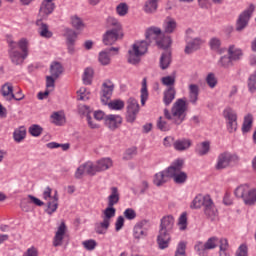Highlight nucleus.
<instances>
[{
  "mask_svg": "<svg viewBox=\"0 0 256 256\" xmlns=\"http://www.w3.org/2000/svg\"><path fill=\"white\" fill-rule=\"evenodd\" d=\"M121 199V194L119 193L118 187H111L110 188V195L108 196V206L102 210L100 223L96 224V233L98 235H105L107 233V229L111 225V219L115 217V213H117V209H115V205L119 203Z\"/></svg>",
  "mask_w": 256,
  "mask_h": 256,
  "instance_id": "obj_1",
  "label": "nucleus"
},
{
  "mask_svg": "<svg viewBox=\"0 0 256 256\" xmlns=\"http://www.w3.org/2000/svg\"><path fill=\"white\" fill-rule=\"evenodd\" d=\"M175 227V218L172 215L164 216L160 222V229L157 236L159 249H167L171 243V233Z\"/></svg>",
  "mask_w": 256,
  "mask_h": 256,
  "instance_id": "obj_2",
  "label": "nucleus"
},
{
  "mask_svg": "<svg viewBox=\"0 0 256 256\" xmlns=\"http://www.w3.org/2000/svg\"><path fill=\"white\" fill-rule=\"evenodd\" d=\"M164 116L169 121H173L175 125H181L187 117V102L184 99H178L172 106L171 113L164 109Z\"/></svg>",
  "mask_w": 256,
  "mask_h": 256,
  "instance_id": "obj_3",
  "label": "nucleus"
},
{
  "mask_svg": "<svg viewBox=\"0 0 256 256\" xmlns=\"http://www.w3.org/2000/svg\"><path fill=\"white\" fill-rule=\"evenodd\" d=\"M147 48V41L145 40L134 42L128 50V63H130V65H139V63H141V57L147 53Z\"/></svg>",
  "mask_w": 256,
  "mask_h": 256,
  "instance_id": "obj_4",
  "label": "nucleus"
},
{
  "mask_svg": "<svg viewBox=\"0 0 256 256\" xmlns=\"http://www.w3.org/2000/svg\"><path fill=\"white\" fill-rule=\"evenodd\" d=\"M234 195L238 199H242L247 207H253L256 203V188L249 186V184L238 186L234 191Z\"/></svg>",
  "mask_w": 256,
  "mask_h": 256,
  "instance_id": "obj_5",
  "label": "nucleus"
},
{
  "mask_svg": "<svg viewBox=\"0 0 256 256\" xmlns=\"http://www.w3.org/2000/svg\"><path fill=\"white\" fill-rule=\"evenodd\" d=\"M51 193H53V189L50 187H46L42 193V198L46 201V213H48V215H53L59 207V195H57V192H55L54 195H51Z\"/></svg>",
  "mask_w": 256,
  "mask_h": 256,
  "instance_id": "obj_6",
  "label": "nucleus"
},
{
  "mask_svg": "<svg viewBox=\"0 0 256 256\" xmlns=\"http://www.w3.org/2000/svg\"><path fill=\"white\" fill-rule=\"evenodd\" d=\"M184 163L185 161H183V159H177L170 165L172 173L171 179H173L178 185H181L187 181V173L181 171Z\"/></svg>",
  "mask_w": 256,
  "mask_h": 256,
  "instance_id": "obj_7",
  "label": "nucleus"
},
{
  "mask_svg": "<svg viewBox=\"0 0 256 256\" xmlns=\"http://www.w3.org/2000/svg\"><path fill=\"white\" fill-rule=\"evenodd\" d=\"M239 157L235 154H231L230 152H222L218 155L214 169L216 171H223L231 167V163H235L238 161Z\"/></svg>",
  "mask_w": 256,
  "mask_h": 256,
  "instance_id": "obj_8",
  "label": "nucleus"
},
{
  "mask_svg": "<svg viewBox=\"0 0 256 256\" xmlns=\"http://www.w3.org/2000/svg\"><path fill=\"white\" fill-rule=\"evenodd\" d=\"M223 117L226 121L229 133H235V131H237V112H235L233 108H225L223 111Z\"/></svg>",
  "mask_w": 256,
  "mask_h": 256,
  "instance_id": "obj_9",
  "label": "nucleus"
},
{
  "mask_svg": "<svg viewBox=\"0 0 256 256\" xmlns=\"http://www.w3.org/2000/svg\"><path fill=\"white\" fill-rule=\"evenodd\" d=\"M254 11H255V5L250 4L248 8L240 14L236 22V31H243V29L247 27L249 20L251 19V16L253 15Z\"/></svg>",
  "mask_w": 256,
  "mask_h": 256,
  "instance_id": "obj_10",
  "label": "nucleus"
},
{
  "mask_svg": "<svg viewBox=\"0 0 256 256\" xmlns=\"http://www.w3.org/2000/svg\"><path fill=\"white\" fill-rule=\"evenodd\" d=\"M115 91V84L113 81L107 79L102 83L100 99L103 105H107L108 101H111V97Z\"/></svg>",
  "mask_w": 256,
  "mask_h": 256,
  "instance_id": "obj_11",
  "label": "nucleus"
},
{
  "mask_svg": "<svg viewBox=\"0 0 256 256\" xmlns=\"http://www.w3.org/2000/svg\"><path fill=\"white\" fill-rule=\"evenodd\" d=\"M139 115V102L135 98H129L127 101L126 121L127 123H135Z\"/></svg>",
  "mask_w": 256,
  "mask_h": 256,
  "instance_id": "obj_12",
  "label": "nucleus"
},
{
  "mask_svg": "<svg viewBox=\"0 0 256 256\" xmlns=\"http://www.w3.org/2000/svg\"><path fill=\"white\" fill-rule=\"evenodd\" d=\"M55 11V2H49L48 0H42L38 12V20H45L49 18V15H52Z\"/></svg>",
  "mask_w": 256,
  "mask_h": 256,
  "instance_id": "obj_13",
  "label": "nucleus"
},
{
  "mask_svg": "<svg viewBox=\"0 0 256 256\" xmlns=\"http://www.w3.org/2000/svg\"><path fill=\"white\" fill-rule=\"evenodd\" d=\"M123 123V117L118 114H108L105 117L104 125L109 129L110 131H116V129H119Z\"/></svg>",
  "mask_w": 256,
  "mask_h": 256,
  "instance_id": "obj_14",
  "label": "nucleus"
},
{
  "mask_svg": "<svg viewBox=\"0 0 256 256\" xmlns=\"http://www.w3.org/2000/svg\"><path fill=\"white\" fill-rule=\"evenodd\" d=\"M123 37V32H119L118 30H107L102 37V42L107 47L111 45H115L119 39Z\"/></svg>",
  "mask_w": 256,
  "mask_h": 256,
  "instance_id": "obj_15",
  "label": "nucleus"
},
{
  "mask_svg": "<svg viewBox=\"0 0 256 256\" xmlns=\"http://www.w3.org/2000/svg\"><path fill=\"white\" fill-rule=\"evenodd\" d=\"M171 175H173L171 172V166L163 171L156 173L153 180L154 185H156V187H161V185H165V183H167V181L171 179Z\"/></svg>",
  "mask_w": 256,
  "mask_h": 256,
  "instance_id": "obj_16",
  "label": "nucleus"
},
{
  "mask_svg": "<svg viewBox=\"0 0 256 256\" xmlns=\"http://www.w3.org/2000/svg\"><path fill=\"white\" fill-rule=\"evenodd\" d=\"M65 237H67V226L65 225V222H61L55 233L53 239V246L61 247V245H63V242L65 241Z\"/></svg>",
  "mask_w": 256,
  "mask_h": 256,
  "instance_id": "obj_17",
  "label": "nucleus"
},
{
  "mask_svg": "<svg viewBox=\"0 0 256 256\" xmlns=\"http://www.w3.org/2000/svg\"><path fill=\"white\" fill-rule=\"evenodd\" d=\"M203 43H205V41L199 37L188 40L186 41L184 52L186 53V55H191V53H195V51L201 49V45H203Z\"/></svg>",
  "mask_w": 256,
  "mask_h": 256,
  "instance_id": "obj_18",
  "label": "nucleus"
},
{
  "mask_svg": "<svg viewBox=\"0 0 256 256\" xmlns=\"http://www.w3.org/2000/svg\"><path fill=\"white\" fill-rule=\"evenodd\" d=\"M163 31L161 30V28L159 27H150L146 30L145 33V40L147 43V46L149 47V45H151V43H153V41H157V39H159V37H161Z\"/></svg>",
  "mask_w": 256,
  "mask_h": 256,
  "instance_id": "obj_19",
  "label": "nucleus"
},
{
  "mask_svg": "<svg viewBox=\"0 0 256 256\" xmlns=\"http://www.w3.org/2000/svg\"><path fill=\"white\" fill-rule=\"evenodd\" d=\"M177 20L173 17H166L162 24V29L166 35H172V33H175L177 31Z\"/></svg>",
  "mask_w": 256,
  "mask_h": 256,
  "instance_id": "obj_20",
  "label": "nucleus"
},
{
  "mask_svg": "<svg viewBox=\"0 0 256 256\" xmlns=\"http://www.w3.org/2000/svg\"><path fill=\"white\" fill-rule=\"evenodd\" d=\"M204 214L207 219H210V221H215V219L219 217V211L217 210L215 203H213V199H210V201L205 205Z\"/></svg>",
  "mask_w": 256,
  "mask_h": 256,
  "instance_id": "obj_21",
  "label": "nucleus"
},
{
  "mask_svg": "<svg viewBox=\"0 0 256 256\" xmlns=\"http://www.w3.org/2000/svg\"><path fill=\"white\" fill-rule=\"evenodd\" d=\"M95 165L97 172L101 173L113 167V159H111L110 157L100 158L99 160L96 161Z\"/></svg>",
  "mask_w": 256,
  "mask_h": 256,
  "instance_id": "obj_22",
  "label": "nucleus"
},
{
  "mask_svg": "<svg viewBox=\"0 0 256 256\" xmlns=\"http://www.w3.org/2000/svg\"><path fill=\"white\" fill-rule=\"evenodd\" d=\"M191 145H193V141L191 139L182 138L178 139L173 142V147L175 151H188V149H191Z\"/></svg>",
  "mask_w": 256,
  "mask_h": 256,
  "instance_id": "obj_23",
  "label": "nucleus"
},
{
  "mask_svg": "<svg viewBox=\"0 0 256 256\" xmlns=\"http://www.w3.org/2000/svg\"><path fill=\"white\" fill-rule=\"evenodd\" d=\"M9 57L13 65H23V62L29 57L28 54H25V52H19L16 51H9Z\"/></svg>",
  "mask_w": 256,
  "mask_h": 256,
  "instance_id": "obj_24",
  "label": "nucleus"
},
{
  "mask_svg": "<svg viewBox=\"0 0 256 256\" xmlns=\"http://www.w3.org/2000/svg\"><path fill=\"white\" fill-rule=\"evenodd\" d=\"M210 199H211V196H209V195L203 196V195L199 194L193 199L190 207H191V209H201V207H205L208 204Z\"/></svg>",
  "mask_w": 256,
  "mask_h": 256,
  "instance_id": "obj_25",
  "label": "nucleus"
},
{
  "mask_svg": "<svg viewBox=\"0 0 256 256\" xmlns=\"http://www.w3.org/2000/svg\"><path fill=\"white\" fill-rule=\"evenodd\" d=\"M227 53L234 61H241V59H243V49L235 44H230L228 46Z\"/></svg>",
  "mask_w": 256,
  "mask_h": 256,
  "instance_id": "obj_26",
  "label": "nucleus"
},
{
  "mask_svg": "<svg viewBox=\"0 0 256 256\" xmlns=\"http://www.w3.org/2000/svg\"><path fill=\"white\" fill-rule=\"evenodd\" d=\"M36 25L40 37H43V39H51L53 37V32L49 30V25L43 23V20H36Z\"/></svg>",
  "mask_w": 256,
  "mask_h": 256,
  "instance_id": "obj_27",
  "label": "nucleus"
},
{
  "mask_svg": "<svg viewBox=\"0 0 256 256\" xmlns=\"http://www.w3.org/2000/svg\"><path fill=\"white\" fill-rule=\"evenodd\" d=\"M160 0H146L143 5V11L146 15H155L159 9Z\"/></svg>",
  "mask_w": 256,
  "mask_h": 256,
  "instance_id": "obj_28",
  "label": "nucleus"
},
{
  "mask_svg": "<svg viewBox=\"0 0 256 256\" xmlns=\"http://www.w3.org/2000/svg\"><path fill=\"white\" fill-rule=\"evenodd\" d=\"M29 201L30 203H34V205H37V207H43V205H45V203L41 201L39 198L33 195H28V197L23 199L21 202L22 211H29V208L25 206V203H29Z\"/></svg>",
  "mask_w": 256,
  "mask_h": 256,
  "instance_id": "obj_29",
  "label": "nucleus"
},
{
  "mask_svg": "<svg viewBox=\"0 0 256 256\" xmlns=\"http://www.w3.org/2000/svg\"><path fill=\"white\" fill-rule=\"evenodd\" d=\"M70 25L77 31H82V29H85V27H87L85 22H83V19L77 14L70 16Z\"/></svg>",
  "mask_w": 256,
  "mask_h": 256,
  "instance_id": "obj_30",
  "label": "nucleus"
},
{
  "mask_svg": "<svg viewBox=\"0 0 256 256\" xmlns=\"http://www.w3.org/2000/svg\"><path fill=\"white\" fill-rule=\"evenodd\" d=\"M2 96L6 99V101H13L15 99V94L13 93V84L6 83L1 88Z\"/></svg>",
  "mask_w": 256,
  "mask_h": 256,
  "instance_id": "obj_31",
  "label": "nucleus"
},
{
  "mask_svg": "<svg viewBox=\"0 0 256 256\" xmlns=\"http://www.w3.org/2000/svg\"><path fill=\"white\" fill-rule=\"evenodd\" d=\"M63 36L66 39V45H75L77 41V32L71 28H65L63 31Z\"/></svg>",
  "mask_w": 256,
  "mask_h": 256,
  "instance_id": "obj_32",
  "label": "nucleus"
},
{
  "mask_svg": "<svg viewBox=\"0 0 256 256\" xmlns=\"http://www.w3.org/2000/svg\"><path fill=\"white\" fill-rule=\"evenodd\" d=\"M156 44L160 49H169L173 45V39L169 35L161 34V37L156 40Z\"/></svg>",
  "mask_w": 256,
  "mask_h": 256,
  "instance_id": "obj_33",
  "label": "nucleus"
},
{
  "mask_svg": "<svg viewBox=\"0 0 256 256\" xmlns=\"http://www.w3.org/2000/svg\"><path fill=\"white\" fill-rule=\"evenodd\" d=\"M209 151H211V143L209 141H204L196 146V153L200 157H204V155H208Z\"/></svg>",
  "mask_w": 256,
  "mask_h": 256,
  "instance_id": "obj_34",
  "label": "nucleus"
},
{
  "mask_svg": "<svg viewBox=\"0 0 256 256\" xmlns=\"http://www.w3.org/2000/svg\"><path fill=\"white\" fill-rule=\"evenodd\" d=\"M98 63L102 65V67L111 65V56L108 50H102L98 53Z\"/></svg>",
  "mask_w": 256,
  "mask_h": 256,
  "instance_id": "obj_35",
  "label": "nucleus"
},
{
  "mask_svg": "<svg viewBox=\"0 0 256 256\" xmlns=\"http://www.w3.org/2000/svg\"><path fill=\"white\" fill-rule=\"evenodd\" d=\"M104 105H107L111 111H122V109H125V102L121 99L109 100L107 104Z\"/></svg>",
  "mask_w": 256,
  "mask_h": 256,
  "instance_id": "obj_36",
  "label": "nucleus"
},
{
  "mask_svg": "<svg viewBox=\"0 0 256 256\" xmlns=\"http://www.w3.org/2000/svg\"><path fill=\"white\" fill-rule=\"evenodd\" d=\"M27 137V129L24 126L16 128L13 133V139L16 143H21Z\"/></svg>",
  "mask_w": 256,
  "mask_h": 256,
  "instance_id": "obj_37",
  "label": "nucleus"
},
{
  "mask_svg": "<svg viewBox=\"0 0 256 256\" xmlns=\"http://www.w3.org/2000/svg\"><path fill=\"white\" fill-rule=\"evenodd\" d=\"M50 121L54 125H65V114L63 112H54L50 116Z\"/></svg>",
  "mask_w": 256,
  "mask_h": 256,
  "instance_id": "obj_38",
  "label": "nucleus"
},
{
  "mask_svg": "<svg viewBox=\"0 0 256 256\" xmlns=\"http://www.w3.org/2000/svg\"><path fill=\"white\" fill-rule=\"evenodd\" d=\"M94 75H95V70H93V68H90V67L86 68L82 75V81L84 85H91V83H93Z\"/></svg>",
  "mask_w": 256,
  "mask_h": 256,
  "instance_id": "obj_39",
  "label": "nucleus"
},
{
  "mask_svg": "<svg viewBox=\"0 0 256 256\" xmlns=\"http://www.w3.org/2000/svg\"><path fill=\"white\" fill-rule=\"evenodd\" d=\"M50 73L55 79H59V76L63 73V66L59 62H53L50 66Z\"/></svg>",
  "mask_w": 256,
  "mask_h": 256,
  "instance_id": "obj_40",
  "label": "nucleus"
},
{
  "mask_svg": "<svg viewBox=\"0 0 256 256\" xmlns=\"http://www.w3.org/2000/svg\"><path fill=\"white\" fill-rule=\"evenodd\" d=\"M234 60L230 55H224L218 60V67L222 69H229V67H233Z\"/></svg>",
  "mask_w": 256,
  "mask_h": 256,
  "instance_id": "obj_41",
  "label": "nucleus"
},
{
  "mask_svg": "<svg viewBox=\"0 0 256 256\" xmlns=\"http://www.w3.org/2000/svg\"><path fill=\"white\" fill-rule=\"evenodd\" d=\"M171 65V53L166 52L163 53L160 57V68L165 71V69H169Z\"/></svg>",
  "mask_w": 256,
  "mask_h": 256,
  "instance_id": "obj_42",
  "label": "nucleus"
},
{
  "mask_svg": "<svg viewBox=\"0 0 256 256\" xmlns=\"http://www.w3.org/2000/svg\"><path fill=\"white\" fill-rule=\"evenodd\" d=\"M140 93L141 105H145V103L149 99V91L147 90V78H143L142 80V88L140 90Z\"/></svg>",
  "mask_w": 256,
  "mask_h": 256,
  "instance_id": "obj_43",
  "label": "nucleus"
},
{
  "mask_svg": "<svg viewBox=\"0 0 256 256\" xmlns=\"http://www.w3.org/2000/svg\"><path fill=\"white\" fill-rule=\"evenodd\" d=\"M252 127H253V115L247 114L244 117V122H243V125H242L243 133H249V131H251Z\"/></svg>",
  "mask_w": 256,
  "mask_h": 256,
  "instance_id": "obj_44",
  "label": "nucleus"
},
{
  "mask_svg": "<svg viewBox=\"0 0 256 256\" xmlns=\"http://www.w3.org/2000/svg\"><path fill=\"white\" fill-rule=\"evenodd\" d=\"M175 93V88H169L164 92L163 101L165 105H171V103H173V99H175Z\"/></svg>",
  "mask_w": 256,
  "mask_h": 256,
  "instance_id": "obj_45",
  "label": "nucleus"
},
{
  "mask_svg": "<svg viewBox=\"0 0 256 256\" xmlns=\"http://www.w3.org/2000/svg\"><path fill=\"white\" fill-rule=\"evenodd\" d=\"M107 23L110 27H114L112 29H109V31H118V33H121V22L117 20V18L114 17H108Z\"/></svg>",
  "mask_w": 256,
  "mask_h": 256,
  "instance_id": "obj_46",
  "label": "nucleus"
},
{
  "mask_svg": "<svg viewBox=\"0 0 256 256\" xmlns=\"http://www.w3.org/2000/svg\"><path fill=\"white\" fill-rule=\"evenodd\" d=\"M89 97H91V92L89 90H87V88L81 87L77 91L78 101H89Z\"/></svg>",
  "mask_w": 256,
  "mask_h": 256,
  "instance_id": "obj_47",
  "label": "nucleus"
},
{
  "mask_svg": "<svg viewBox=\"0 0 256 256\" xmlns=\"http://www.w3.org/2000/svg\"><path fill=\"white\" fill-rule=\"evenodd\" d=\"M134 237L135 239H143V237H147V231L143 229V224H137L134 227Z\"/></svg>",
  "mask_w": 256,
  "mask_h": 256,
  "instance_id": "obj_48",
  "label": "nucleus"
},
{
  "mask_svg": "<svg viewBox=\"0 0 256 256\" xmlns=\"http://www.w3.org/2000/svg\"><path fill=\"white\" fill-rule=\"evenodd\" d=\"M205 81L208 85V87H210V89H215V87H217V76H215V73H208L206 78H205Z\"/></svg>",
  "mask_w": 256,
  "mask_h": 256,
  "instance_id": "obj_49",
  "label": "nucleus"
},
{
  "mask_svg": "<svg viewBox=\"0 0 256 256\" xmlns=\"http://www.w3.org/2000/svg\"><path fill=\"white\" fill-rule=\"evenodd\" d=\"M83 166L87 175H96L98 173L96 164H93L91 161L83 163Z\"/></svg>",
  "mask_w": 256,
  "mask_h": 256,
  "instance_id": "obj_50",
  "label": "nucleus"
},
{
  "mask_svg": "<svg viewBox=\"0 0 256 256\" xmlns=\"http://www.w3.org/2000/svg\"><path fill=\"white\" fill-rule=\"evenodd\" d=\"M116 13L117 15H119V17H125V15L129 13V6L127 5V3L122 2L118 4L116 7Z\"/></svg>",
  "mask_w": 256,
  "mask_h": 256,
  "instance_id": "obj_51",
  "label": "nucleus"
},
{
  "mask_svg": "<svg viewBox=\"0 0 256 256\" xmlns=\"http://www.w3.org/2000/svg\"><path fill=\"white\" fill-rule=\"evenodd\" d=\"M18 47L22 50V53L29 55V40L22 38L18 41Z\"/></svg>",
  "mask_w": 256,
  "mask_h": 256,
  "instance_id": "obj_52",
  "label": "nucleus"
},
{
  "mask_svg": "<svg viewBox=\"0 0 256 256\" xmlns=\"http://www.w3.org/2000/svg\"><path fill=\"white\" fill-rule=\"evenodd\" d=\"M194 249L198 253V255L207 256V247L205 243L197 242L196 245L194 246Z\"/></svg>",
  "mask_w": 256,
  "mask_h": 256,
  "instance_id": "obj_53",
  "label": "nucleus"
},
{
  "mask_svg": "<svg viewBox=\"0 0 256 256\" xmlns=\"http://www.w3.org/2000/svg\"><path fill=\"white\" fill-rule=\"evenodd\" d=\"M178 227L180 231L187 229V213H182L178 219Z\"/></svg>",
  "mask_w": 256,
  "mask_h": 256,
  "instance_id": "obj_54",
  "label": "nucleus"
},
{
  "mask_svg": "<svg viewBox=\"0 0 256 256\" xmlns=\"http://www.w3.org/2000/svg\"><path fill=\"white\" fill-rule=\"evenodd\" d=\"M135 155H137V148H135V147L129 148L125 151V153L123 155V160L131 161V159H133L135 157Z\"/></svg>",
  "mask_w": 256,
  "mask_h": 256,
  "instance_id": "obj_55",
  "label": "nucleus"
},
{
  "mask_svg": "<svg viewBox=\"0 0 256 256\" xmlns=\"http://www.w3.org/2000/svg\"><path fill=\"white\" fill-rule=\"evenodd\" d=\"M29 133L32 137H39L43 133V128L37 124L30 126Z\"/></svg>",
  "mask_w": 256,
  "mask_h": 256,
  "instance_id": "obj_56",
  "label": "nucleus"
},
{
  "mask_svg": "<svg viewBox=\"0 0 256 256\" xmlns=\"http://www.w3.org/2000/svg\"><path fill=\"white\" fill-rule=\"evenodd\" d=\"M209 45L212 51L219 53L221 50V40L219 38H212L209 42Z\"/></svg>",
  "mask_w": 256,
  "mask_h": 256,
  "instance_id": "obj_57",
  "label": "nucleus"
},
{
  "mask_svg": "<svg viewBox=\"0 0 256 256\" xmlns=\"http://www.w3.org/2000/svg\"><path fill=\"white\" fill-rule=\"evenodd\" d=\"M86 121L90 129H100L101 127V124L95 118L91 117V115L87 116Z\"/></svg>",
  "mask_w": 256,
  "mask_h": 256,
  "instance_id": "obj_58",
  "label": "nucleus"
},
{
  "mask_svg": "<svg viewBox=\"0 0 256 256\" xmlns=\"http://www.w3.org/2000/svg\"><path fill=\"white\" fill-rule=\"evenodd\" d=\"M218 243H219V240L215 237H212V238H209L204 244L206 245V250L209 251L211 249H215Z\"/></svg>",
  "mask_w": 256,
  "mask_h": 256,
  "instance_id": "obj_59",
  "label": "nucleus"
},
{
  "mask_svg": "<svg viewBox=\"0 0 256 256\" xmlns=\"http://www.w3.org/2000/svg\"><path fill=\"white\" fill-rule=\"evenodd\" d=\"M55 81H57V78L53 76H46V89L49 91H53L55 89Z\"/></svg>",
  "mask_w": 256,
  "mask_h": 256,
  "instance_id": "obj_60",
  "label": "nucleus"
},
{
  "mask_svg": "<svg viewBox=\"0 0 256 256\" xmlns=\"http://www.w3.org/2000/svg\"><path fill=\"white\" fill-rule=\"evenodd\" d=\"M185 249H187V243L179 242L175 252V256H186Z\"/></svg>",
  "mask_w": 256,
  "mask_h": 256,
  "instance_id": "obj_61",
  "label": "nucleus"
},
{
  "mask_svg": "<svg viewBox=\"0 0 256 256\" xmlns=\"http://www.w3.org/2000/svg\"><path fill=\"white\" fill-rule=\"evenodd\" d=\"M249 91L252 93L256 91V71L250 76L248 81Z\"/></svg>",
  "mask_w": 256,
  "mask_h": 256,
  "instance_id": "obj_62",
  "label": "nucleus"
},
{
  "mask_svg": "<svg viewBox=\"0 0 256 256\" xmlns=\"http://www.w3.org/2000/svg\"><path fill=\"white\" fill-rule=\"evenodd\" d=\"M82 245L87 249V251H93V249L97 247V242L95 240H86L82 242Z\"/></svg>",
  "mask_w": 256,
  "mask_h": 256,
  "instance_id": "obj_63",
  "label": "nucleus"
},
{
  "mask_svg": "<svg viewBox=\"0 0 256 256\" xmlns=\"http://www.w3.org/2000/svg\"><path fill=\"white\" fill-rule=\"evenodd\" d=\"M93 117L96 121H104L105 123V117H107V115L102 110H96L93 113Z\"/></svg>",
  "mask_w": 256,
  "mask_h": 256,
  "instance_id": "obj_64",
  "label": "nucleus"
}]
</instances>
